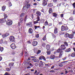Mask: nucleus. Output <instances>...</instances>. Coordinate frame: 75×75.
Masks as SVG:
<instances>
[{
    "label": "nucleus",
    "mask_w": 75,
    "mask_h": 75,
    "mask_svg": "<svg viewBox=\"0 0 75 75\" xmlns=\"http://www.w3.org/2000/svg\"><path fill=\"white\" fill-rule=\"evenodd\" d=\"M60 47L61 49L59 48L57 51V52L60 53L59 56V58L62 57V54H64V50H65L66 49V47L64 45H61Z\"/></svg>",
    "instance_id": "f257e3e1"
},
{
    "label": "nucleus",
    "mask_w": 75,
    "mask_h": 75,
    "mask_svg": "<svg viewBox=\"0 0 75 75\" xmlns=\"http://www.w3.org/2000/svg\"><path fill=\"white\" fill-rule=\"evenodd\" d=\"M28 3H29V2L28 1H26L25 2V4H26V5L25 6H23V9H25V7L27 8H29L31 7V5L30 4H28Z\"/></svg>",
    "instance_id": "f03ea898"
},
{
    "label": "nucleus",
    "mask_w": 75,
    "mask_h": 75,
    "mask_svg": "<svg viewBox=\"0 0 75 75\" xmlns=\"http://www.w3.org/2000/svg\"><path fill=\"white\" fill-rule=\"evenodd\" d=\"M68 28L67 26L65 27L64 25H63L62 26L61 30L62 31H68Z\"/></svg>",
    "instance_id": "7ed1b4c3"
},
{
    "label": "nucleus",
    "mask_w": 75,
    "mask_h": 75,
    "mask_svg": "<svg viewBox=\"0 0 75 75\" xmlns=\"http://www.w3.org/2000/svg\"><path fill=\"white\" fill-rule=\"evenodd\" d=\"M6 24L8 25H12L13 22L11 21H10L9 20L7 19L6 21Z\"/></svg>",
    "instance_id": "20e7f679"
},
{
    "label": "nucleus",
    "mask_w": 75,
    "mask_h": 75,
    "mask_svg": "<svg viewBox=\"0 0 75 75\" xmlns=\"http://www.w3.org/2000/svg\"><path fill=\"white\" fill-rule=\"evenodd\" d=\"M9 40L10 41L14 42L15 41L14 40H15V38H14V37L13 36H10L9 38Z\"/></svg>",
    "instance_id": "39448f33"
},
{
    "label": "nucleus",
    "mask_w": 75,
    "mask_h": 75,
    "mask_svg": "<svg viewBox=\"0 0 75 75\" xmlns=\"http://www.w3.org/2000/svg\"><path fill=\"white\" fill-rule=\"evenodd\" d=\"M39 60H42V59H43V60L45 61H46V58H45V57H44L43 56H40L39 57Z\"/></svg>",
    "instance_id": "423d86ee"
},
{
    "label": "nucleus",
    "mask_w": 75,
    "mask_h": 75,
    "mask_svg": "<svg viewBox=\"0 0 75 75\" xmlns=\"http://www.w3.org/2000/svg\"><path fill=\"white\" fill-rule=\"evenodd\" d=\"M11 47L13 50H14V49H16V47L15 44L12 43L11 45Z\"/></svg>",
    "instance_id": "0eeeda50"
},
{
    "label": "nucleus",
    "mask_w": 75,
    "mask_h": 75,
    "mask_svg": "<svg viewBox=\"0 0 75 75\" xmlns=\"http://www.w3.org/2000/svg\"><path fill=\"white\" fill-rule=\"evenodd\" d=\"M40 21V17L38 16V20L36 21H34L33 23L34 24H36V23H38V21Z\"/></svg>",
    "instance_id": "6e6552de"
},
{
    "label": "nucleus",
    "mask_w": 75,
    "mask_h": 75,
    "mask_svg": "<svg viewBox=\"0 0 75 75\" xmlns=\"http://www.w3.org/2000/svg\"><path fill=\"white\" fill-rule=\"evenodd\" d=\"M6 20L4 18H2L0 19V23H2L4 22H6Z\"/></svg>",
    "instance_id": "1a4fd4ad"
},
{
    "label": "nucleus",
    "mask_w": 75,
    "mask_h": 75,
    "mask_svg": "<svg viewBox=\"0 0 75 75\" xmlns=\"http://www.w3.org/2000/svg\"><path fill=\"white\" fill-rule=\"evenodd\" d=\"M38 44V42L37 41H34L32 43V45L33 46H36Z\"/></svg>",
    "instance_id": "9d476101"
},
{
    "label": "nucleus",
    "mask_w": 75,
    "mask_h": 75,
    "mask_svg": "<svg viewBox=\"0 0 75 75\" xmlns=\"http://www.w3.org/2000/svg\"><path fill=\"white\" fill-rule=\"evenodd\" d=\"M42 5L44 6H46V5L47 4V1H46L45 0H43L42 1Z\"/></svg>",
    "instance_id": "9b49d317"
},
{
    "label": "nucleus",
    "mask_w": 75,
    "mask_h": 75,
    "mask_svg": "<svg viewBox=\"0 0 75 75\" xmlns=\"http://www.w3.org/2000/svg\"><path fill=\"white\" fill-rule=\"evenodd\" d=\"M10 35V34L9 33H6V34L2 35V37L4 38L5 37H7L8 35Z\"/></svg>",
    "instance_id": "f8f14e48"
},
{
    "label": "nucleus",
    "mask_w": 75,
    "mask_h": 75,
    "mask_svg": "<svg viewBox=\"0 0 75 75\" xmlns=\"http://www.w3.org/2000/svg\"><path fill=\"white\" fill-rule=\"evenodd\" d=\"M74 35H75L73 34H71L69 35V38L71 39H72L74 38Z\"/></svg>",
    "instance_id": "ddd939ff"
},
{
    "label": "nucleus",
    "mask_w": 75,
    "mask_h": 75,
    "mask_svg": "<svg viewBox=\"0 0 75 75\" xmlns=\"http://www.w3.org/2000/svg\"><path fill=\"white\" fill-rule=\"evenodd\" d=\"M32 61L35 62H39V60L37 59H33Z\"/></svg>",
    "instance_id": "4468645a"
},
{
    "label": "nucleus",
    "mask_w": 75,
    "mask_h": 75,
    "mask_svg": "<svg viewBox=\"0 0 75 75\" xmlns=\"http://www.w3.org/2000/svg\"><path fill=\"white\" fill-rule=\"evenodd\" d=\"M50 58L51 59H54L55 58V57L53 55H52L50 56Z\"/></svg>",
    "instance_id": "2eb2a0df"
},
{
    "label": "nucleus",
    "mask_w": 75,
    "mask_h": 75,
    "mask_svg": "<svg viewBox=\"0 0 75 75\" xmlns=\"http://www.w3.org/2000/svg\"><path fill=\"white\" fill-rule=\"evenodd\" d=\"M36 14L38 16H40L41 14V12L39 11H37L36 12Z\"/></svg>",
    "instance_id": "dca6fc26"
},
{
    "label": "nucleus",
    "mask_w": 75,
    "mask_h": 75,
    "mask_svg": "<svg viewBox=\"0 0 75 75\" xmlns=\"http://www.w3.org/2000/svg\"><path fill=\"white\" fill-rule=\"evenodd\" d=\"M52 15L53 17H57V14L56 13H53Z\"/></svg>",
    "instance_id": "f3484780"
},
{
    "label": "nucleus",
    "mask_w": 75,
    "mask_h": 75,
    "mask_svg": "<svg viewBox=\"0 0 75 75\" xmlns=\"http://www.w3.org/2000/svg\"><path fill=\"white\" fill-rule=\"evenodd\" d=\"M27 25H28L29 27H31L32 25V22H29L28 23L26 24Z\"/></svg>",
    "instance_id": "a211bd4d"
},
{
    "label": "nucleus",
    "mask_w": 75,
    "mask_h": 75,
    "mask_svg": "<svg viewBox=\"0 0 75 75\" xmlns=\"http://www.w3.org/2000/svg\"><path fill=\"white\" fill-rule=\"evenodd\" d=\"M50 49V45H46V49L47 50H49Z\"/></svg>",
    "instance_id": "6ab92c4d"
},
{
    "label": "nucleus",
    "mask_w": 75,
    "mask_h": 75,
    "mask_svg": "<svg viewBox=\"0 0 75 75\" xmlns=\"http://www.w3.org/2000/svg\"><path fill=\"white\" fill-rule=\"evenodd\" d=\"M49 14H51L52 13V8H50L49 11Z\"/></svg>",
    "instance_id": "aec40b11"
},
{
    "label": "nucleus",
    "mask_w": 75,
    "mask_h": 75,
    "mask_svg": "<svg viewBox=\"0 0 75 75\" xmlns=\"http://www.w3.org/2000/svg\"><path fill=\"white\" fill-rule=\"evenodd\" d=\"M14 64V63L13 62L9 63L8 64L9 66V67H13Z\"/></svg>",
    "instance_id": "412c9836"
},
{
    "label": "nucleus",
    "mask_w": 75,
    "mask_h": 75,
    "mask_svg": "<svg viewBox=\"0 0 75 75\" xmlns=\"http://www.w3.org/2000/svg\"><path fill=\"white\" fill-rule=\"evenodd\" d=\"M47 55H50L51 54V50H47L46 52Z\"/></svg>",
    "instance_id": "4be33fe9"
},
{
    "label": "nucleus",
    "mask_w": 75,
    "mask_h": 75,
    "mask_svg": "<svg viewBox=\"0 0 75 75\" xmlns=\"http://www.w3.org/2000/svg\"><path fill=\"white\" fill-rule=\"evenodd\" d=\"M25 15V14H24V13H22L21 14L20 17H23Z\"/></svg>",
    "instance_id": "5701e85b"
},
{
    "label": "nucleus",
    "mask_w": 75,
    "mask_h": 75,
    "mask_svg": "<svg viewBox=\"0 0 75 75\" xmlns=\"http://www.w3.org/2000/svg\"><path fill=\"white\" fill-rule=\"evenodd\" d=\"M29 33H33V29L31 28H30L29 30Z\"/></svg>",
    "instance_id": "b1692460"
},
{
    "label": "nucleus",
    "mask_w": 75,
    "mask_h": 75,
    "mask_svg": "<svg viewBox=\"0 0 75 75\" xmlns=\"http://www.w3.org/2000/svg\"><path fill=\"white\" fill-rule=\"evenodd\" d=\"M6 6H4L3 7H2V10L3 11H4L5 9H6Z\"/></svg>",
    "instance_id": "393cba45"
},
{
    "label": "nucleus",
    "mask_w": 75,
    "mask_h": 75,
    "mask_svg": "<svg viewBox=\"0 0 75 75\" xmlns=\"http://www.w3.org/2000/svg\"><path fill=\"white\" fill-rule=\"evenodd\" d=\"M3 50H4V48L3 47H1L0 46V51L1 52H3Z\"/></svg>",
    "instance_id": "a878e982"
},
{
    "label": "nucleus",
    "mask_w": 75,
    "mask_h": 75,
    "mask_svg": "<svg viewBox=\"0 0 75 75\" xmlns=\"http://www.w3.org/2000/svg\"><path fill=\"white\" fill-rule=\"evenodd\" d=\"M54 33L55 34H57L58 33V31H57V28H55L54 29Z\"/></svg>",
    "instance_id": "bb28decb"
},
{
    "label": "nucleus",
    "mask_w": 75,
    "mask_h": 75,
    "mask_svg": "<svg viewBox=\"0 0 75 75\" xmlns=\"http://www.w3.org/2000/svg\"><path fill=\"white\" fill-rule=\"evenodd\" d=\"M65 52H69L70 51H71V49H70V48H69V49H67L65 51Z\"/></svg>",
    "instance_id": "cd10ccee"
},
{
    "label": "nucleus",
    "mask_w": 75,
    "mask_h": 75,
    "mask_svg": "<svg viewBox=\"0 0 75 75\" xmlns=\"http://www.w3.org/2000/svg\"><path fill=\"white\" fill-rule=\"evenodd\" d=\"M48 21H47V20L46 21L45 23V26H46V25H48Z\"/></svg>",
    "instance_id": "c85d7f7f"
},
{
    "label": "nucleus",
    "mask_w": 75,
    "mask_h": 75,
    "mask_svg": "<svg viewBox=\"0 0 75 75\" xmlns=\"http://www.w3.org/2000/svg\"><path fill=\"white\" fill-rule=\"evenodd\" d=\"M72 32L73 33V34L75 35V29L73 28L72 30Z\"/></svg>",
    "instance_id": "c756f323"
},
{
    "label": "nucleus",
    "mask_w": 75,
    "mask_h": 75,
    "mask_svg": "<svg viewBox=\"0 0 75 75\" xmlns=\"http://www.w3.org/2000/svg\"><path fill=\"white\" fill-rule=\"evenodd\" d=\"M48 6L49 7H52V6H53V4L52 3H50L48 5Z\"/></svg>",
    "instance_id": "7c9ffc66"
},
{
    "label": "nucleus",
    "mask_w": 75,
    "mask_h": 75,
    "mask_svg": "<svg viewBox=\"0 0 75 75\" xmlns=\"http://www.w3.org/2000/svg\"><path fill=\"white\" fill-rule=\"evenodd\" d=\"M71 57H75V53H72L71 54Z\"/></svg>",
    "instance_id": "2f4dec72"
},
{
    "label": "nucleus",
    "mask_w": 75,
    "mask_h": 75,
    "mask_svg": "<svg viewBox=\"0 0 75 75\" xmlns=\"http://www.w3.org/2000/svg\"><path fill=\"white\" fill-rule=\"evenodd\" d=\"M69 19V20H71V21H73L74 20V18L72 17H70Z\"/></svg>",
    "instance_id": "473e14b6"
},
{
    "label": "nucleus",
    "mask_w": 75,
    "mask_h": 75,
    "mask_svg": "<svg viewBox=\"0 0 75 75\" xmlns=\"http://www.w3.org/2000/svg\"><path fill=\"white\" fill-rule=\"evenodd\" d=\"M11 69V67H10L9 68H6V70L7 71H10Z\"/></svg>",
    "instance_id": "72a5a7b5"
},
{
    "label": "nucleus",
    "mask_w": 75,
    "mask_h": 75,
    "mask_svg": "<svg viewBox=\"0 0 75 75\" xmlns=\"http://www.w3.org/2000/svg\"><path fill=\"white\" fill-rule=\"evenodd\" d=\"M43 40V41H45V40H46V35H45L43 38L42 39Z\"/></svg>",
    "instance_id": "f704fd0d"
},
{
    "label": "nucleus",
    "mask_w": 75,
    "mask_h": 75,
    "mask_svg": "<svg viewBox=\"0 0 75 75\" xmlns=\"http://www.w3.org/2000/svg\"><path fill=\"white\" fill-rule=\"evenodd\" d=\"M20 23H21L23 21V18H21L19 19Z\"/></svg>",
    "instance_id": "c9c22d12"
},
{
    "label": "nucleus",
    "mask_w": 75,
    "mask_h": 75,
    "mask_svg": "<svg viewBox=\"0 0 75 75\" xmlns=\"http://www.w3.org/2000/svg\"><path fill=\"white\" fill-rule=\"evenodd\" d=\"M64 44L66 45V46H68V43L66 42H64Z\"/></svg>",
    "instance_id": "e433bc0d"
},
{
    "label": "nucleus",
    "mask_w": 75,
    "mask_h": 75,
    "mask_svg": "<svg viewBox=\"0 0 75 75\" xmlns=\"http://www.w3.org/2000/svg\"><path fill=\"white\" fill-rule=\"evenodd\" d=\"M41 50H38V52H37V54L38 55L40 53H41Z\"/></svg>",
    "instance_id": "4c0bfd02"
},
{
    "label": "nucleus",
    "mask_w": 75,
    "mask_h": 75,
    "mask_svg": "<svg viewBox=\"0 0 75 75\" xmlns=\"http://www.w3.org/2000/svg\"><path fill=\"white\" fill-rule=\"evenodd\" d=\"M4 18L5 19V18H7V15H6V14H4Z\"/></svg>",
    "instance_id": "58836bf2"
},
{
    "label": "nucleus",
    "mask_w": 75,
    "mask_h": 75,
    "mask_svg": "<svg viewBox=\"0 0 75 75\" xmlns=\"http://www.w3.org/2000/svg\"><path fill=\"white\" fill-rule=\"evenodd\" d=\"M59 66L60 67H62L63 66V65L62 63H60L59 64Z\"/></svg>",
    "instance_id": "ea45409f"
},
{
    "label": "nucleus",
    "mask_w": 75,
    "mask_h": 75,
    "mask_svg": "<svg viewBox=\"0 0 75 75\" xmlns=\"http://www.w3.org/2000/svg\"><path fill=\"white\" fill-rule=\"evenodd\" d=\"M52 36L53 37V38H56V36H55V35L54 34H52Z\"/></svg>",
    "instance_id": "a19ab883"
},
{
    "label": "nucleus",
    "mask_w": 75,
    "mask_h": 75,
    "mask_svg": "<svg viewBox=\"0 0 75 75\" xmlns=\"http://www.w3.org/2000/svg\"><path fill=\"white\" fill-rule=\"evenodd\" d=\"M30 57L31 58H33V59H36L37 58L35 56H31Z\"/></svg>",
    "instance_id": "79ce46f5"
},
{
    "label": "nucleus",
    "mask_w": 75,
    "mask_h": 75,
    "mask_svg": "<svg viewBox=\"0 0 75 75\" xmlns=\"http://www.w3.org/2000/svg\"><path fill=\"white\" fill-rule=\"evenodd\" d=\"M37 28H40V26H35V30H37Z\"/></svg>",
    "instance_id": "37998d69"
},
{
    "label": "nucleus",
    "mask_w": 75,
    "mask_h": 75,
    "mask_svg": "<svg viewBox=\"0 0 75 75\" xmlns=\"http://www.w3.org/2000/svg\"><path fill=\"white\" fill-rule=\"evenodd\" d=\"M66 36H67V37H69V34L66 33Z\"/></svg>",
    "instance_id": "c03bdc74"
},
{
    "label": "nucleus",
    "mask_w": 75,
    "mask_h": 75,
    "mask_svg": "<svg viewBox=\"0 0 75 75\" xmlns=\"http://www.w3.org/2000/svg\"><path fill=\"white\" fill-rule=\"evenodd\" d=\"M53 2L54 3H56L57 1H58V0H53Z\"/></svg>",
    "instance_id": "a18cd8bd"
},
{
    "label": "nucleus",
    "mask_w": 75,
    "mask_h": 75,
    "mask_svg": "<svg viewBox=\"0 0 75 75\" xmlns=\"http://www.w3.org/2000/svg\"><path fill=\"white\" fill-rule=\"evenodd\" d=\"M27 19H26V18H25L24 19V21L25 22V23L26 22V21H27Z\"/></svg>",
    "instance_id": "49530a36"
},
{
    "label": "nucleus",
    "mask_w": 75,
    "mask_h": 75,
    "mask_svg": "<svg viewBox=\"0 0 75 75\" xmlns=\"http://www.w3.org/2000/svg\"><path fill=\"white\" fill-rule=\"evenodd\" d=\"M36 37L37 38H38L39 37V34H37L36 35Z\"/></svg>",
    "instance_id": "de8ad7c7"
},
{
    "label": "nucleus",
    "mask_w": 75,
    "mask_h": 75,
    "mask_svg": "<svg viewBox=\"0 0 75 75\" xmlns=\"http://www.w3.org/2000/svg\"><path fill=\"white\" fill-rule=\"evenodd\" d=\"M15 54H16V53H15V52H12L11 54H12V55H14Z\"/></svg>",
    "instance_id": "09e8293b"
},
{
    "label": "nucleus",
    "mask_w": 75,
    "mask_h": 75,
    "mask_svg": "<svg viewBox=\"0 0 75 75\" xmlns=\"http://www.w3.org/2000/svg\"><path fill=\"white\" fill-rule=\"evenodd\" d=\"M61 3L58 4L57 5L58 7H59L60 6H61Z\"/></svg>",
    "instance_id": "8fccbe9b"
},
{
    "label": "nucleus",
    "mask_w": 75,
    "mask_h": 75,
    "mask_svg": "<svg viewBox=\"0 0 75 75\" xmlns=\"http://www.w3.org/2000/svg\"><path fill=\"white\" fill-rule=\"evenodd\" d=\"M29 65L30 66H31V67H33V65H32V64H31V63H30L29 64Z\"/></svg>",
    "instance_id": "3c124183"
},
{
    "label": "nucleus",
    "mask_w": 75,
    "mask_h": 75,
    "mask_svg": "<svg viewBox=\"0 0 75 75\" xmlns=\"http://www.w3.org/2000/svg\"><path fill=\"white\" fill-rule=\"evenodd\" d=\"M67 59V57H65L64 58L62 59L63 60V61H65V59Z\"/></svg>",
    "instance_id": "603ef678"
},
{
    "label": "nucleus",
    "mask_w": 75,
    "mask_h": 75,
    "mask_svg": "<svg viewBox=\"0 0 75 75\" xmlns=\"http://www.w3.org/2000/svg\"><path fill=\"white\" fill-rule=\"evenodd\" d=\"M68 62V61H65L62 62V63H66V62Z\"/></svg>",
    "instance_id": "864d4df0"
},
{
    "label": "nucleus",
    "mask_w": 75,
    "mask_h": 75,
    "mask_svg": "<svg viewBox=\"0 0 75 75\" xmlns=\"http://www.w3.org/2000/svg\"><path fill=\"white\" fill-rule=\"evenodd\" d=\"M2 59H3L2 57L0 56V61H1V60H2Z\"/></svg>",
    "instance_id": "5fc2aeb1"
},
{
    "label": "nucleus",
    "mask_w": 75,
    "mask_h": 75,
    "mask_svg": "<svg viewBox=\"0 0 75 75\" xmlns=\"http://www.w3.org/2000/svg\"><path fill=\"white\" fill-rule=\"evenodd\" d=\"M61 17H64V14H61Z\"/></svg>",
    "instance_id": "6e6d98bb"
},
{
    "label": "nucleus",
    "mask_w": 75,
    "mask_h": 75,
    "mask_svg": "<svg viewBox=\"0 0 75 75\" xmlns=\"http://www.w3.org/2000/svg\"><path fill=\"white\" fill-rule=\"evenodd\" d=\"M27 43L28 44H31V42L30 41H28L27 42Z\"/></svg>",
    "instance_id": "4d7b16f0"
},
{
    "label": "nucleus",
    "mask_w": 75,
    "mask_h": 75,
    "mask_svg": "<svg viewBox=\"0 0 75 75\" xmlns=\"http://www.w3.org/2000/svg\"><path fill=\"white\" fill-rule=\"evenodd\" d=\"M28 18V16H27V15H26L25 17V18H26L27 19Z\"/></svg>",
    "instance_id": "13d9d810"
},
{
    "label": "nucleus",
    "mask_w": 75,
    "mask_h": 75,
    "mask_svg": "<svg viewBox=\"0 0 75 75\" xmlns=\"http://www.w3.org/2000/svg\"><path fill=\"white\" fill-rule=\"evenodd\" d=\"M5 75H8V73L7 72H6L5 74H4Z\"/></svg>",
    "instance_id": "bf43d9fd"
},
{
    "label": "nucleus",
    "mask_w": 75,
    "mask_h": 75,
    "mask_svg": "<svg viewBox=\"0 0 75 75\" xmlns=\"http://www.w3.org/2000/svg\"><path fill=\"white\" fill-rule=\"evenodd\" d=\"M50 72H54V70H50Z\"/></svg>",
    "instance_id": "052dcab7"
},
{
    "label": "nucleus",
    "mask_w": 75,
    "mask_h": 75,
    "mask_svg": "<svg viewBox=\"0 0 75 75\" xmlns=\"http://www.w3.org/2000/svg\"><path fill=\"white\" fill-rule=\"evenodd\" d=\"M37 4L36 3H34L33 4L34 6H37Z\"/></svg>",
    "instance_id": "680f3d73"
},
{
    "label": "nucleus",
    "mask_w": 75,
    "mask_h": 75,
    "mask_svg": "<svg viewBox=\"0 0 75 75\" xmlns=\"http://www.w3.org/2000/svg\"><path fill=\"white\" fill-rule=\"evenodd\" d=\"M27 69H29L30 68H31V67H30V66H29L27 67Z\"/></svg>",
    "instance_id": "e2e57ef3"
},
{
    "label": "nucleus",
    "mask_w": 75,
    "mask_h": 75,
    "mask_svg": "<svg viewBox=\"0 0 75 75\" xmlns=\"http://www.w3.org/2000/svg\"><path fill=\"white\" fill-rule=\"evenodd\" d=\"M73 13L74 14H75V10L73 11Z\"/></svg>",
    "instance_id": "0e129e2a"
},
{
    "label": "nucleus",
    "mask_w": 75,
    "mask_h": 75,
    "mask_svg": "<svg viewBox=\"0 0 75 75\" xmlns=\"http://www.w3.org/2000/svg\"><path fill=\"white\" fill-rule=\"evenodd\" d=\"M40 64H41L42 65H44V63H40Z\"/></svg>",
    "instance_id": "69168bd1"
},
{
    "label": "nucleus",
    "mask_w": 75,
    "mask_h": 75,
    "mask_svg": "<svg viewBox=\"0 0 75 75\" xmlns=\"http://www.w3.org/2000/svg\"><path fill=\"white\" fill-rule=\"evenodd\" d=\"M45 66H49V65L48 64H45Z\"/></svg>",
    "instance_id": "338daca9"
},
{
    "label": "nucleus",
    "mask_w": 75,
    "mask_h": 75,
    "mask_svg": "<svg viewBox=\"0 0 75 75\" xmlns=\"http://www.w3.org/2000/svg\"><path fill=\"white\" fill-rule=\"evenodd\" d=\"M65 74H68V71H65Z\"/></svg>",
    "instance_id": "774afa93"
}]
</instances>
